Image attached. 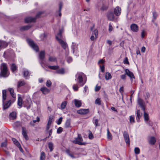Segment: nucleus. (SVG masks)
<instances>
[{
  "mask_svg": "<svg viewBox=\"0 0 160 160\" xmlns=\"http://www.w3.org/2000/svg\"><path fill=\"white\" fill-rule=\"evenodd\" d=\"M85 76L83 73L82 72H78L76 74L75 77L76 79L75 80L77 81L79 83V86H82L85 83V82H83V77Z\"/></svg>",
  "mask_w": 160,
  "mask_h": 160,
  "instance_id": "f257e3e1",
  "label": "nucleus"
},
{
  "mask_svg": "<svg viewBox=\"0 0 160 160\" xmlns=\"http://www.w3.org/2000/svg\"><path fill=\"white\" fill-rule=\"evenodd\" d=\"M0 75L3 77H7L8 69L6 64L4 63H2L0 66Z\"/></svg>",
  "mask_w": 160,
  "mask_h": 160,
  "instance_id": "f03ea898",
  "label": "nucleus"
},
{
  "mask_svg": "<svg viewBox=\"0 0 160 160\" xmlns=\"http://www.w3.org/2000/svg\"><path fill=\"white\" fill-rule=\"evenodd\" d=\"M83 141V140L81 135L80 134H78V137L75 138V140H73L72 142L75 144H78L79 145H85L86 143L82 142Z\"/></svg>",
  "mask_w": 160,
  "mask_h": 160,
  "instance_id": "7ed1b4c3",
  "label": "nucleus"
},
{
  "mask_svg": "<svg viewBox=\"0 0 160 160\" xmlns=\"http://www.w3.org/2000/svg\"><path fill=\"white\" fill-rule=\"evenodd\" d=\"M27 42L29 45L36 52L39 51V48L37 45L34 42L30 39H28Z\"/></svg>",
  "mask_w": 160,
  "mask_h": 160,
  "instance_id": "20e7f679",
  "label": "nucleus"
},
{
  "mask_svg": "<svg viewBox=\"0 0 160 160\" xmlns=\"http://www.w3.org/2000/svg\"><path fill=\"white\" fill-rule=\"evenodd\" d=\"M42 12H39L36 15V18H32L31 17H28L25 18V22H35L37 18H39V16L42 14Z\"/></svg>",
  "mask_w": 160,
  "mask_h": 160,
  "instance_id": "39448f33",
  "label": "nucleus"
},
{
  "mask_svg": "<svg viewBox=\"0 0 160 160\" xmlns=\"http://www.w3.org/2000/svg\"><path fill=\"white\" fill-rule=\"evenodd\" d=\"M57 39L63 49H66L68 47V45L67 43L60 38H59L58 37H57Z\"/></svg>",
  "mask_w": 160,
  "mask_h": 160,
  "instance_id": "423d86ee",
  "label": "nucleus"
},
{
  "mask_svg": "<svg viewBox=\"0 0 160 160\" xmlns=\"http://www.w3.org/2000/svg\"><path fill=\"white\" fill-rule=\"evenodd\" d=\"M125 71V74L130 78L131 82H132V79H134L135 78L133 73L130 71L128 69H126Z\"/></svg>",
  "mask_w": 160,
  "mask_h": 160,
  "instance_id": "0eeeda50",
  "label": "nucleus"
},
{
  "mask_svg": "<svg viewBox=\"0 0 160 160\" xmlns=\"http://www.w3.org/2000/svg\"><path fill=\"white\" fill-rule=\"evenodd\" d=\"M123 136L126 143L127 145H129L130 144V139L128 133L127 132L124 131L123 133Z\"/></svg>",
  "mask_w": 160,
  "mask_h": 160,
  "instance_id": "6e6552de",
  "label": "nucleus"
},
{
  "mask_svg": "<svg viewBox=\"0 0 160 160\" xmlns=\"http://www.w3.org/2000/svg\"><path fill=\"white\" fill-rule=\"evenodd\" d=\"M138 102L142 109L143 110H145V102L144 101L140 98H138Z\"/></svg>",
  "mask_w": 160,
  "mask_h": 160,
  "instance_id": "1a4fd4ad",
  "label": "nucleus"
},
{
  "mask_svg": "<svg viewBox=\"0 0 160 160\" xmlns=\"http://www.w3.org/2000/svg\"><path fill=\"white\" fill-rule=\"evenodd\" d=\"M121 8L118 7L117 6L116 7V8L114 9V14L116 16H119V15L121 13Z\"/></svg>",
  "mask_w": 160,
  "mask_h": 160,
  "instance_id": "9d476101",
  "label": "nucleus"
},
{
  "mask_svg": "<svg viewBox=\"0 0 160 160\" xmlns=\"http://www.w3.org/2000/svg\"><path fill=\"white\" fill-rule=\"evenodd\" d=\"M89 112L88 109H81L77 111V112L81 114H85L88 113Z\"/></svg>",
  "mask_w": 160,
  "mask_h": 160,
  "instance_id": "9b49d317",
  "label": "nucleus"
},
{
  "mask_svg": "<svg viewBox=\"0 0 160 160\" xmlns=\"http://www.w3.org/2000/svg\"><path fill=\"white\" fill-rule=\"evenodd\" d=\"M131 30L134 32H137L138 30V25L135 24H132L130 26Z\"/></svg>",
  "mask_w": 160,
  "mask_h": 160,
  "instance_id": "f8f14e48",
  "label": "nucleus"
},
{
  "mask_svg": "<svg viewBox=\"0 0 160 160\" xmlns=\"http://www.w3.org/2000/svg\"><path fill=\"white\" fill-rule=\"evenodd\" d=\"M22 134L23 135L24 138L26 140H28V137L27 135L26 128L24 127H22Z\"/></svg>",
  "mask_w": 160,
  "mask_h": 160,
  "instance_id": "ddd939ff",
  "label": "nucleus"
},
{
  "mask_svg": "<svg viewBox=\"0 0 160 160\" xmlns=\"http://www.w3.org/2000/svg\"><path fill=\"white\" fill-rule=\"evenodd\" d=\"M8 45V43L6 42L0 40V50L2 48H6Z\"/></svg>",
  "mask_w": 160,
  "mask_h": 160,
  "instance_id": "4468645a",
  "label": "nucleus"
},
{
  "mask_svg": "<svg viewBox=\"0 0 160 160\" xmlns=\"http://www.w3.org/2000/svg\"><path fill=\"white\" fill-rule=\"evenodd\" d=\"M39 58L42 60H43L45 58V52L44 51H42L40 52Z\"/></svg>",
  "mask_w": 160,
  "mask_h": 160,
  "instance_id": "2eb2a0df",
  "label": "nucleus"
},
{
  "mask_svg": "<svg viewBox=\"0 0 160 160\" xmlns=\"http://www.w3.org/2000/svg\"><path fill=\"white\" fill-rule=\"evenodd\" d=\"M136 119L138 122H139V119L141 117L142 115L141 113L140 112V110H138L136 113Z\"/></svg>",
  "mask_w": 160,
  "mask_h": 160,
  "instance_id": "dca6fc26",
  "label": "nucleus"
},
{
  "mask_svg": "<svg viewBox=\"0 0 160 160\" xmlns=\"http://www.w3.org/2000/svg\"><path fill=\"white\" fill-rule=\"evenodd\" d=\"M107 17L109 20L112 21L114 19V15L112 12H109L107 14Z\"/></svg>",
  "mask_w": 160,
  "mask_h": 160,
  "instance_id": "f3484780",
  "label": "nucleus"
},
{
  "mask_svg": "<svg viewBox=\"0 0 160 160\" xmlns=\"http://www.w3.org/2000/svg\"><path fill=\"white\" fill-rule=\"evenodd\" d=\"M74 102L75 106L78 108L80 107L82 105V102L81 100L75 99Z\"/></svg>",
  "mask_w": 160,
  "mask_h": 160,
  "instance_id": "a211bd4d",
  "label": "nucleus"
},
{
  "mask_svg": "<svg viewBox=\"0 0 160 160\" xmlns=\"http://www.w3.org/2000/svg\"><path fill=\"white\" fill-rule=\"evenodd\" d=\"M156 142V138L154 137H152L150 138L149 140V143L150 144L153 145Z\"/></svg>",
  "mask_w": 160,
  "mask_h": 160,
  "instance_id": "6ab92c4d",
  "label": "nucleus"
},
{
  "mask_svg": "<svg viewBox=\"0 0 160 160\" xmlns=\"http://www.w3.org/2000/svg\"><path fill=\"white\" fill-rule=\"evenodd\" d=\"M10 118L11 119L14 120L16 118V113L13 112L11 113L9 115Z\"/></svg>",
  "mask_w": 160,
  "mask_h": 160,
  "instance_id": "aec40b11",
  "label": "nucleus"
},
{
  "mask_svg": "<svg viewBox=\"0 0 160 160\" xmlns=\"http://www.w3.org/2000/svg\"><path fill=\"white\" fill-rule=\"evenodd\" d=\"M41 91L44 94H47L49 92V90L46 87H43L40 89Z\"/></svg>",
  "mask_w": 160,
  "mask_h": 160,
  "instance_id": "412c9836",
  "label": "nucleus"
},
{
  "mask_svg": "<svg viewBox=\"0 0 160 160\" xmlns=\"http://www.w3.org/2000/svg\"><path fill=\"white\" fill-rule=\"evenodd\" d=\"M11 102V100H9L5 104L3 105V109L5 110L8 108L10 105Z\"/></svg>",
  "mask_w": 160,
  "mask_h": 160,
  "instance_id": "4be33fe9",
  "label": "nucleus"
},
{
  "mask_svg": "<svg viewBox=\"0 0 160 160\" xmlns=\"http://www.w3.org/2000/svg\"><path fill=\"white\" fill-rule=\"evenodd\" d=\"M8 91L10 92V93L12 96L14 98H16V95L14 93V90L12 88H9Z\"/></svg>",
  "mask_w": 160,
  "mask_h": 160,
  "instance_id": "5701e85b",
  "label": "nucleus"
},
{
  "mask_svg": "<svg viewBox=\"0 0 160 160\" xmlns=\"http://www.w3.org/2000/svg\"><path fill=\"white\" fill-rule=\"evenodd\" d=\"M26 83L24 80L20 81L18 82L17 87L19 88L24 85Z\"/></svg>",
  "mask_w": 160,
  "mask_h": 160,
  "instance_id": "b1692460",
  "label": "nucleus"
},
{
  "mask_svg": "<svg viewBox=\"0 0 160 160\" xmlns=\"http://www.w3.org/2000/svg\"><path fill=\"white\" fill-rule=\"evenodd\" d=\"M112 78V76L111 74L108 72L106 73L105 78L106 80H108L111 79Z\"/></svg>",
  "mask_w": 160,
  "mask_h": 160,
  "instance_id": "393cba45",
  "label": "nucleus"
},
{
  "mask_svg": "<svg viewBox=\"0 0 160 160\" xmlns=\"http://www.w3.org/2000/svg\"><path fill=\"white\" fill-rule=\"evenodd\" d=\"M48 67L51 69L57 70L59 68V67L58 65L50 66L49 65Z\"/></svg>",
  "mask_w": 160,
  "mask_h": 160,
  "instance_id": "a878e982",
  "label": "nucleus"
},
{
  "mask_svg": "<svg viewBox=\"0 0 160 160\" xmlns=\"http://www.w3.org/2000/svg\"><path fill=\"white\" fill-rule=\"evenodd\" d=\"M67 103V102L66 101L62 102L61 105V109H64L66 108Z\"/></svg>",
  "mask_w": 160,
  "mask_h": 160,
  "instance_id": "bb28decb",
  "label": "nucleus"
},
{
  "mask_svg": "<svg viewBox=\"0 0 160 160\" xmlns=\"http://www.w3.org/2000/svg\"><path fill=\"white\" fill-rule=\"evenodd\" d=\"M65 127L66 128L71 127L70 120V119H68L67 120L65 123Z\"/></svg>",
  "mask_w": 160,
  "mask_h": 160,
  "instance_id": "cd10ccee",
  "label": "nucleus"
},
{
  "mask_svg": "<svg viewBox=\"0 0 160 160\" xmlns=\"http://www.w3.org/2000/svg\"><path fill=\"white\" fill-rule=\"evenodd\" d=\"M22 99L21 97H19L18 99V105L20 107L22 106Z\"/></svg>",
  "mask_w": 160,
  "mask_h": 160,
  "instance_id": "c85d7f7f",
  "label": "nucleus"
},
{
  "mask_svg": "<svg viewBox=\"0 0 160 160\" xmlns=\"http://www.w3.org/2000/svg\"><path fill=\"white\" fill-rule=\"evenodd\" d=\"M7 97L6 91L5 90H2V100L3 102L5 101Z\"/></svg>",
  "mask_w": 160,
  "mask_h": 160,
  "instance_id": "c756f323",
  "label": "nucleus"
},
{
  "mask_svg": "<svg viewBox=\"0 0 160 160\" xmlns=\"http://www.w3.org/2000/svg\"><path fill=\"white\" fill-rule=\"evenodd\" d=\"M32 26L30 25H28L25 26H23L21 28V29L22 30H27L29 29L32 27Z\"/></svg>",
  "mask_w": 160,
  "mask_h": 160,
  "instance_id": "7c9ffc66",
  "label": "nucleus"
},
{
  "mask_svg": "<svg viewBox=\"0 0 160 160\" xmlns=\"http://www.w3.org/2000/svg\"><path fill=\"white\" fill-rule=\"evenodd\" d=\"M11 69L12 71L13 72H14L17 69V67L15 64L13 63L12 64L11 66Z\"/></svg>",
  "mask_w": 160,
  "mask_h": 160,
  "instance_id": "2f4dec72",
  "label": "nucleus"
},
{
  "mask_svg": "<svg viewBox=\"0 0 160 160\" xmlns=\"http://www.w3.org/2000/svg\"><path fill=\"white\" fill-rule=\"evenodd\" d=\"M53 145L52 142H50L48 144V147L50 149V152H52L53 150Z\"/></svg>",
  "mask_w": 160,
  "mask_h": 160,
  "instance_id": "473e14b6",
  "label": "nucleus"
},
{
  "mask_svg": "<svg viewBox=\"0 0 160 160\" xmlns=\"http://www.w3.org/2000/svg\"><path fill=\"white\" fill-rule=\"evenodd\" d=\"M48 60L50 62H55L56 61L57 59L55 57L50 56L48 58Z\"/></svg>",
  "mask_w": 160,
  "mask_h": 160,
  "instance_id": "72a5a7b5",
  "label": "nucleus"
},
{
  "mask_svg": "<svg viewBox=\"0 0 160 160\" xmlns=\"http://www.w3.org/2000/svg\"><path fill=\"white\" fill-rule=\"evenodd\" d=\"M108 8V4L107 3L103 4L101 7V9L103 10H106Z\"/></svg>",
  "mask_w": 160,
  "mask_h": 160,
  "instance_id": "f704fd0d",
  "label": "nucleus"
},
{
  "mask_svg": "<svg viewBox=\"0 0 160 160\" xmlns=\"http://www.w3.org/2000/svg\"><path fill=\"white\" fill-rule=\"evenodd\" d=\"M45 158V154L43 152H42L40 156V160H44Z\"/></svg>",
  "mask_w": 160,
  "mask_h": 160,
  "instance_id": "c9c22d12",
  "label": "nucleus"
},
{
  "mask_svg": "<svg viewBox=\"0 0 160 160\" xmlns=\"http://www.w3.org/2000/svg\"><path fill=\"white\" fill-rule=\"evenodd\" d=\"M56 72L58 74H64L65 73L64 70L63 68L58 69Z\"/></svg>",
  "mask_w": 160,
  "mask_h": 160,
  "instance_id": "e433bc0d",
  "label": "nucleus"
},
{
  "mask_svg": "<svg viewBox=\"0 0 160 160\" xmlns=\"http://www.w3.org/2000/svg\"><path fill=\"white\" fill-rule=\"evenodd\" d=\"M12 140L13 142L18 147H19L20 146V144L19 142L16 139L14 138H12Z\"/></svg>",
  "mask_w": 160,
  "mask_h": 160,
  "instance_id": "4c0bfd02",
  "label": "nucleus"
},
{
  "mask_svg": "<svg viewBox=\"0 0 160 160\" xmlns=\"http://www.w3.org/2000/svg\"><path fill=\"white\" fill-rule=\"evenodd\" d=\"M78 85H79V83L73 85V88L75 91H77L78 90V88H79Z\"/></svg>",
  "mask_w": 160,
  "mask_h": 160,
  "instance_id": "58836bf2",
  "label": "nucleus"
},
{
  "mask_svg": "<svg viewBox=\"0 0 160 160\" xmlns=\"http://www.w3.org/2000/svg\"><path fill=\"white\" fill-rule=\"evenodd\" d=\"M23 75H24V77L26 79H27V77L28 76L29 74V72L27 70L24 71L23 72Z\"/></svg>",
  "mask_w": 160,
  "mask_h": 160,
  "instance_id": "ea45409f",
  "label": "nucleus"
},
{
  "mask_svg": "<svg viewBox=\"0 0 160 160\" xmlns=\"http://www.w3.org/2000/svg\"><path fill=\"white\" fill-rule=\"evenodd\" d=\"M92 34L95 35L96 38H97L98 37V32L97 29H95L92 32Z\"/></svg>",
  "mask_w": 160,
  "mask_h": 160,
  "instance_id": "a19ab883",
  "label": "nucleus"
},
{
  "mask_svg": "<svg viewBox=\"0 0 160 160\" xmlns=\"http://www.w3.org/2000/svg\"><path fill=\"white\" fill-rule=\"evenodd\" d=\"M107 131L108 138L110 139H112V135L111 133H110V132L109 131V129L108 128L107 129Z\"/></svg>",
  "mask_w": 160,
  "mask_h": 160,
  "instance_id": "79ce46f5",
  "label": "nucleus"
},
{
  "mask_svg": "<svg viewBox=\"0 0 160 160\" xmlns=\"http://www.w3.org/2000/svg\"><path fill=\"white\" fill-rule=\"evenodd\" d=\"M101 101L99 98H97L95 101V104L100 105L101 104Z\"/></svg>",
  "mask_w": 160,
  "mask_h": 160,
  "instance_id": "37998d69",
  "label": "nucleus"
},
{
  "mask_svg": "<svg viewBox=\"0 0 160 160\" xmlns=\"http://www.w3.org/2000/svg\"><path fill=\"white\" fill-rule=\"evenodd\" d=\"M144 117L145 120V121H148L149 120V116L148 114L144 112Z\"/></svg>",
  "mask_w": 160,
  "mask_h": 160,
  "instance_id": "c03bdc74",
  "label": "nucleus"
},
{
  "mask_svg": "<svg viewBox=\"0 0 160 160\" xmlns=\"http://www.w3.org/2000/svg\"><path fill=\"white\" fill-rule=\"evenodd\" d=\"M134 152L136 154H138L140 153V150L138 148L136 147L134 148Z\"/></svg>",
  "mask_w": 160,
  "mask_h": 160,
  "instance_id": "a18cd8bd",
  "label": "nucleus"
},
{
  "mask_svg": "<svg viewBox=\"0 0 160 160\" xmlns=\"http://www.w3.org/2000/svg\"><path fill=\"white\" fill-rule=\"evenodd\" d=\"M88 137L89 139H92L94 137L91 131H89Z\"/></svg>",
  "mask_w": 160,
  "mask_h": 160,
  "instance_id": "49530a36",
  "label": "nucleus"
},
{
  "mask_svg": "<svg viewBox=\"0 0 160 160\" xmlns=\"http://www.w3.org/2000/svg\"><path fill=\"white\" fill-rule=\"evenodd\" d=\"M129 121L131 123H134L135 122V120L134 117L132 116H130Z\"/></svg>",
  "mask_w": 160,
  "mask_h": 160,
  "instance_id": "de8ad7c7",
  "label": "nucleus"
},
{
  "mask_svg": "<svg viewBox=\"0 0 160 160\" xmlns=\"http://www.w3.org/2000/svg\"><path fill=\"white\" fill-rule=\"evenodd\" d=\"M94 123L95 124L96 127L99 126V124L98 123V119H95L94 120Z\"/></svg>",
  "mask_w": 160,
  "mask_h": 160,
  "instance_id": "09e8293b",
  "label": "nucleus"
},
{
  "mask_svg": "<svg viewBox=\"0 0 160 160\" xmlns=\"http://www.w3.org/2000/svg\"><path fill=\"white\" fill-rule=\"evenodd\" d=\"M52 84V82L50 80H47V82H46V85L48 87H49L51 86Z\"/></svg>",
  "mask_w": 160,
  "mask_h": 160,
  "instance_id": "8fccbe9b",
  "label": "nucleus"
},
{
  "mask_svg": "<svg viewBox=\"0 0 160 160\" xmlns=\"http://www.w3.org/2000/svg\"><path fill=\"white\" fill-rule=\"evenodd\" d=\"M62 131V128L61 127H59L57 129V133H60Z\"/></svg>",
  "mask_w": 160,
  "mask_h": 160,
  "instance_id": "3c124183",
  "label": "nucleus"
},
{
  "mask_svg": "<svg viewBox=\"0 0 160 160\" xmlns=\"http://www.w3.org/2000/svg\"><path fill=\"white\" fill-rule=\"evenodd\" d=\"M157 14L156 12H154L153 14V17L154 18L153 20H152L153 22H154V21L156 19L157 17Z\"/></svg>",
  "mask_w": 160,
  "mask_h": 160,
  "instance_id": "603ef678",
  "label": "nucleus"
},
{
  "mask_svg": "<svg viewBox=\"0 0 160 160\" xmlns=\"http://www.w3.org/2000/svg\"><path fill=\"white\" fill-rule=\"evenodd\" d=\"M46 36V34L44 33L41 34L40 36V37L41 39L43 40Z\"/></svg>",
  "mask_w": 160,
  "mask_h": 160,
  "instance_id": "864d4df0",
  "label": "nucleus"
},
{
  "mask_svg": "<svg viewBox=\"0 0 160 160\" xmlns=\"http://www.w3.org/2000/svg\"><path fill=\"white\" fill-rule=\"evenodd\" d=\"M62 117H60V118H59L57 121V124L58 125L60 124L62 121Z\"/></svg>",
  "mask_w": 160,
  "mask_h": 160,
  "instance_id": "5fc2aeb1",
  "label": "nucleus"
},
{
  "mask_svg": "<svg viewBox=\"0 0 160 160\" xmlns=\"http://www.w3.org/2000/svg\"><path fill=\"white\" fill-rule=\"evenodd\" d=\"M105 62V60H104L103 59H101L100 60L98 61V64H103Z\"/></svg>",
  "mask_w": 160,
  "mask_h": 160,
  "instance_id": "6e6d98bb",
  "label": "nucleus"
},
{
  "mask_svg": "<svg viewBox=\"0 0 160 160\" xmlns=\"http://www.w3.org/2000/svg\"><path fill=\"white\" fill-rule=\"evenodd\" d=\"M101 88V87L98 86L97 85L96 86L95 88V90L96 92H97L100 90Z\"/></svg>",
  "mask_w": 160,
  "mask_h": 160,
  "instance_id": "4d7b16f0",
  "label": "nucleus"
},
{
  "mask_svg": "<svg viewBox=\"0 0 160 160\" xmlns=\"http://www.w3.org/2000/svg\"><path fill=\"white\" fill-rule=\"evenodd\" d=\"M123 62L124 64H129V62L128 60V58L127 57H126L123 61Z\"/></svg>",
  "mask_w": 160,
  "mask_h": 160,
  "instance_id": "13d9d810",
  "label": "nucleus"
},
{
  "mask_svg": "<svg viewBox=\"0 0 160 160\" xmlns=\"http://www.w3.org/2000/svg\"><path fill=\"white\" fill-rule=\"evenodd\" d=\"M145 34V31L144 30H142L141 32V37L142 38H143L144 37Z\"/></svg>",
  "mask_w": 160,
  "mask_h": 160,
  "instance_id": "bf43d9fd",
  "label": "nucleus"
},
{
  "mask_svg": "<svg viewBox=\"0 0 160 160\" xmlns=\"http://www.w3.org/2000/svg\"><path fill=\"white\" fill-rule=\"evenodd\" d=\"M62 37V32L61 30L58 33L57 35V36H56V38L57 39V37H58L59 38H60Z\"/></svg>",
  "mask_w": 160,
  "mask_h": 160,
  "instance_id": "052dcab7",
  "label": "nucleus"
},
{
  "mask_svg": "<svg viewBox=\"0 0 160 160\" xmlns=\"http://www.w3.org/2000/svg\"><path fill=\"white\" fill-rule=\"evenodd\" d=\"M109 28L108 30L109 31V32H110L111 31H112L113 30V28L112 26L110 24H109Z\"/></svg>",
  "mask_w": 160,
  "mask_h": 160,
  "instance_id": "680f3d73",
  "label": "nucleus"
},
{
  "mask_svg": "<svg viewBox=\"0 0 160 160\" xmlns=\"http://www.w3.org/2000/svg\"><path fill=\"white\" fill-rule=\"evenodd\" d=\"M67 61L68 63L71 62L72 61V58L71 57L67 58Z\"/></svg>",
  "mask_w": 160,
  "mask_h": 160,
  "instance_id": "e2e57ef3",
  "label": "nucleus"
},
{
  "mask_svg": "<svg viewBox=\"0 0 160 160\" xmlns=\"http://www.w3.org/2000/svg\"><path fill=\"white\" fill-rule=\"evenodd\" d=\"M100 68L102 72H103L104 71V65H100Z\"/></svg>",
  "mask_w": 160,
  "mask_h": 160,
  "instance_id": "0e129e2a",
  "label": "nucleus"
},
{
  "mask_svg": "<svg viewBox=\"0 0 160 160\" xmlns=\"http://www.w3.org/2000/svg\"><path fill=\"white\" fill-rule=\"evenodd\" d=\"M121 78L123 80H125L126 79V76L125 74H122L120 76Z\"/></svg>",
  "mask_w": 160,
  "mask_h": 160,
  "instance_id": "69168bd1",
  "label": "nucleus"
},
{
  "mask_svg": "<svg viewBox=\"0 0 160 160\" xmlns=\"http://www.w3.org/2000/svg\"><path fill=\"white\" fill-rule=\"evenodd\" d=\"M119 91L121 93H122L123 92V87H122L120 88Z\"/></svg>",
  "mask_w": 160,
  "mask_h": 160,
  "instance_id": "338daca9",
  "label": "nucleus"
},
{
  "mask_svg": "<svg viewBox=\"0 0 160 160\" xmlns=\"http://www.w3.org/2000/svg\"><path fill=\"white\" fill-rule=\"evenodd\" d=\"M62 6V2H60L59 4V11H61Z\"/></svg>",
  "mask_w": 160,
  "mask_h": 160,
  "instance_id": "774afa93",
  "label": "nucleus"
}]
</instances>
